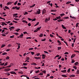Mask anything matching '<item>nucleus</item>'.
<instances>
[{
    "label": "nucleus",
    "mask_w": 79,
    "mask_h": 79,
    "mask_svg": "<svg viewBox=\"0 0 79 79\" xmlns=\"http://www.w3.org/2000/svg\"><path fill=\"white\" fill-rule=\"evenodd\" d=\"M71 69L69 68L67 70V72L68 73H69L70 72V70Z\"/></svg>",
    "instance_id": "nucleus-33"
},
{
    "label": "nucleus",
    "mask_w": 79,
    "mask_h": 79,
    "mask_svg": "<svg viewBox=\"0 0 79 79\" xmlns=\"http://www.w3.org/2000/svg\"><path fill=\"white\" fill-rule=\"evenodd\" d=\"M10 70H11V69L8 68L7 69H5L4 71H6V72H7L8 71H10Z\"/></svg>",
    "instance_id": "nucleus-4"
},
{
    "label": "nucleus",
    "mask_w": 79,
    "mask_h": 79,
    "mask_svg": "<svg viewBox=\"0 0 79 79\" xmlns=\"http://www.w3.org/2000/svg\"><path fill=\"white\" fill-rule=\"evenodd\" d=\"M40 13V9H38V11L37 10V11L36 13H35V14H36V15H37L38 14V15H39Z\"/></svg>",
    "instance_id": "nucleus-2"
},
{
    "label": "nucleus",
    "mask_w": 79,
    "mask_h": 79,
    "mask_svg": "<svg viewBox=\"0 0 79 79\" xmlns=\"http://www.w3.org/2000/svg\"><path fill=\"white\" fill-rule=\"evenodd\" d=\"M35 58L36 59V60H39V59H40V57H39V58H37V57H35Z\"/></svg>",
    "instance_id": "nucleus-16"
},
{
    "label": "nucleus",
    "mask_w": 79,
    "mask_h": 79,
    "mask_svg": "<svg viewBox=\"0 0 79 79\" xmlns=\"http://www.w3.org/2000/svg\"><path fill=\"white\" fill-rule=\"evenodd\" d=\"M61 71V72H62V73H65L66 72V70H64Z\"/></svg>",
    "instance_id": "nucleus-11"
},
{
    "label": "nucleus",
    "mask_w": 79,
    "mask_h": 79,
    "mask_svg": "<svg viewBox=\"0 0 79 79\" xmlns=\"http://www.w3.org/2000/svg\"><path fill=\"white\" fill-rule=\"evenodd\" d=\"M10 73L12 74H16V73L14 71L11 72Z\"/></svg>",
    "instance_id": "nucleus-6"
},
{
    "label": "nucleus",
    "mask_w": 79,
    "mask_h": 79,
    "mask_svg": "<svg viewBox=\"0 0 79 79\" xmlns=\"http://www.w3.org/2000/svg\"><path fill=\"white\" fill-rule=\"evenodd\" d=\"M17 3H18V1H17L14 3V5H16L17 4Z\"/></svg>",
    "instance_id": "nucleus-34"
},
{
    "label": "nucleus",
    "mask_w": 79,
    "mask_h": 79,
    "mask_svg": "<svg viewBox=\"0 0 79 79\" xmlns=\"http://www.w3.org/2000/svg\"><path fill=\"white\" fill-rule=\"evenodd\" d=\"M22 68H24L25 69H27V67H25V66H24L23 67H22Z\"/></svg>",
    "instance_id": "nucleus-27"
},
{
    "label": "nucleus",
    "mask_w": 79,
    "mask_h": 79,
    "mask_svg": "<svg viewBox=\"0 0 79 79\" xmlns=\"http://www.w3.org/2000/svg\"><path fill=\"white\" fill-rule=\"evenodd\" d=\"M78 64H79V62H77L75 63L74 64L75 65H77Z\"/></svg>",
    "instance_id": "nucleus-20"
},
{
    "label": "nucleus",
    "mask_w": 79,
    "mask_h": 79,
    "mask_svg": "<svg viewBox=\"0 0 79 79\" xmlns=\"http://www.w3.org/2000/svg\"><path fill=\"white\" fill-rule=\"evenodd\" d=\"M6 60H9V59H10V57L8 56H7L6 58Z\"/></svg>",
    "instance_id": "nucleus-35"
},
{
    "label": "nucleus",
    "mask_w": 79,
    "mask_h": 79,
    "mask_svg": "<svg viewBox=\"0 0 79 79\" xmlns=\"http://www.w3.org/2000/svg\"><path fill=\"white\" fill-rule=\"evenodd\" d=\"M35 4H34L33 5L30 6V8H32V7H34V6H35Z\"/></svg>",
    "instance_id": "nucleus-28"
},
{
    "label": "nucleus",
    "mask_w": 79,
    "mask_h": 79,
    "mask_svg": "<svg viewBox=\"0 0 79 79\" xmlns=\"http://www.w3.org/2000/svg\"><path fill=\"white\" fill-rule=\"evenodd\" d=\"M8 64V62H6L4 64V66H7V64Z\"/></svg>",
    "instance_id": "nucleus-52"
},
{
    "label": "nucleus",
    "mask_w": 79,
    "mask_h": 79,
    "mask_svg": "<svg viewBox=\"0 0 79 79\" xmlns=\"http://www.w3.org/2000/svg\"><path fill=\"white\" fill-rule=\"evenodd\" d=\"M19 6V5H21V3L19 2L17 4Z\"/></svg>",
    "instance_id": "nucleus-63"
},
{
    "label": "nucleus",
    "mask_w": 79,
    "mask_h": 79,
    "mask_svg": "<svg viewBox=\"0 0 79 79\" xmlns=\"http://www.w3.org/2000/svg\"><path fill=\"white\" fill-rule=\"evenodd\" d=\"M69 76L70 77H75V76L74 75H70Z\"/></svg>",
    "instance_id": "nucleus-14"
},
{
    "label": "nucleus",
    "mask_w": 79,
    "mask_h": 79,
    "mask_svg": "<svg viewBox=\"0 0 79 79\" xmlns=\"http://www.w3.org/2000/svg\"><path fill=\"white\" fill-rule=\"evenodd\" d=\"M50 17H49L48 18V19L47 18L45 20V23H47V21H50Z\"/></svg>",
    "instance_id": "nucleus-3"
},
{
    "label": "nucleus",
    "mask_w": 79,
    "mask_h": 79,
    "mask_svg": "<svg viewBox=\"0 0 79 79\" xmlns=\"http://www.w3.org/2000/svg\"><path fill=\"white\" fill-rule=\"evenodd\" d=\"M28 19L29 20V21H31V20H32V19H31L30 18H28Z\"/></svg>",
    "instance_id": "nucleus-58"
},
{
    "label": "nucleus",
    "mask_w": 79,
    "mask_h": 79,
    "mask_svg": "<svg viewBox=\"0 0 79 79\" xmlns=\"http://www.w3.org/2000/svg\"><path fill=\"white\" fill-rule=\"evenodd\" d=\"M42 58L43 59H45V55L44 54H42Z\"/></svg>",
    "instance_id": "nucleus-8"
},
{
    "label": "nucleus",
    "mask_w": 79,
    "mask_h": 79,
    "mask_svg": "<svg viewBox=\"0 0 79 79\" xmlns=\"http://www.w3.org/2000/svg\"><path fill=\"white\" fill-rule=\"evenodd\" d=\"M31 53L32 55H33L34 54V52H31Z\"/></svg>",
    "instance_id": "nucleus-64"
},
{
    "label": "nucleus",
    "mask_w": 79,
    "mask_h": 79,
    "mask_svg": "<svg viewBox=\"0 0 79 79\" xmlns=\"http://www.w3.org/2000/svg\"><path fill=\"white\" fill-rule=\"evenodd\" d=\"M5 64V63H1L0 64L1 66H3V65H4Z\"/></svg>",
    "instance_id": "nucleus-55"
},
{
    "label": "nucleus",
    "mask_w": 79,
    "mask_h": 79,
    "mask_svg": "<svg viewBox=\"0 0 79 79\" xmlns=\"http://www.w3.org/2000/svg\"><path fill=\"white\" fill-rule=\"evenodd\" d=\"M57 48L58 49V50H61V47H58Z\"/></svg>",
    "instance_id": "nucleus-38"
},
{
    "label": "nucleus",
    "mask_w": 79,
    "mask_h": 79,
    "mask_svg": "<svg viewBox=\"0 0 79 79\" xmlns=\"http://www.w3.org/2000/svg\"><path fill=\"white\" fill-rule=\"evenodd\" d=\"M5 8H6V9H7V10H9L10 9V8H9V7H8L7 6H5Z\"/></svg>",
    "instance_id": "nucleus-22"
},
{
    "label": "nucleus",
    "mask_w": 79,
    "mask_h": 79,
    "mask_svg": "<svg viewBox=\"0 0 79 79\" xmlns=\"http://www.w3.org/2000/svg\"><path fill=\"white\" fill-rule=\"evenodd\" d=\"M56 18H57V19H61V17H60V16L57 17H56Z\"/></svg>",
    "instance_id": "nucleus-21"
},
{
    "label": "nucleus",
    "mask_w": 79,
    "mask_h": 79,
    "mask_svg": "<svg viewBox=\"0 0 79 79\" xmlns=\"http://www.w3.org/2000/svg\"><path fill=\"white\" fill-rule=\"evenodd\" d=\"M19 36L20 37V38H22V37H23V34L22 33V34L20 35Z\"/></svg>",
    "instance_id": "nucleus-13"
},
{
    "label": "nucleus",
    "mask_w": 79,
    "mask_h": 79,
    "mask_svg": "<svg viewBox=\"0 0 79 79\" xmlns=\"http://www.w3.org/2000/svg\"><path fill=\"white\" fill-rule=\"evenodd\" d=\"M46 40V39H45V38L41 40V41H45Z\"/></svg>",
    "instance_id": "nucleus-42"
},
{
    "label": "nucleus",
    "mask_w": 79,
    "mask_h": 79,
    "mask_svg": "<svg viewBox=\"0 0 79 79\" xmlns=\"http://www.w3.org/2000/svg\"><path fill=\"white\" fill-rule=\"evenodd\" d=\"M42 73H44V74H45L46 73V70H44L43 71H42Z\"/></svg>",
    "instance_id": "nucleus-43"
},
{
    "label": "nucleus",
    "mask_w": 79,
    "mask_h": 79,
    "mask_svg": "<svg viewBox=\"0 0 79 79\" xmlns=\"http://www.w3.org/2000/svg\"><path fill=\"white\" fill-rule=\"evenodd\" d=\"M61 76H62V77H67V76L65 75H62Z\"/></svg>",
    "instance_id": "nucleus-31"
},
{
    "label": "nucleus",
    "mask_w": 79,
    "mask_h": 79,
    "mask_svg": "<svg viewBox=\"0 0 79 79\" xmlns=\"http://www.w3.org/2000/svg\"><path fill=\"white\" fill-rule=\"evenodd\" d=\"M5 47V44L2 45L1 47V48H3V47Z\"/></svg>",
    "instance_id": "nucleus-36"
},
{
    "label": "nucleus",
    "mask_w": 79,
    "mask_h": 79,
    "mask_svg": "<svg viewBox=\"0 0 79 79\" xmlns=\"http://www.w3.org/2000/svg\"><path fill=\"white\" fill-rule=\"evenodd\" d=\"M78 24H79V23H77L76 24V27H77L78 26Z\"/></svg>",
    "instance_id": "nucleus-60"
},
{
    "label": "nucleus",
    "mask_w": 79,
    "mask_h": 79,
    "mask_svg": "<svg viewBox=\"0 0 79 79\" xmlns=\"http://www.w3.org/2000/svg\"><path fill=\"white\" fill-rule=\"evenodd\" d=\"M39 22H38L36 23V24L34 25V26H37V25H39Z\"/></svg>",
    "instance_id": "nucleus-23"
},
{
    "label": "nucleus",
    "mask_w": 79,
    "mask_h": 79,
    "mask_svg": "<svg viewBox=\"0 0 79 79\" xmlns=\"http://www.w3.org/2000/svg\"><path fill=\"white\" fill-rule=\"evenodd\" d=\"M12 3H13V2H8L7 3V5H11Z\"/></svg>",
    "instance_id": "nucleus-9"
},
{
    "label": "nucleus",
    "mask_w": 79,
    "mask_h": 79,
    "mask_svg": "<svg viewBox=\"0 0 79 79\" xmlns=\"http://www.w3.org/2000/svg\"><path fill=\"white\" fill-rule=\"evenodd\" d=\"M57 21L58 22H61L63 21V19L58 20Z\"/></svg>",
    "instance_id": "nucleus-17"
},
{
    "label": "nucleus",
    "mask_w": 79,
    "mask_h": 79,
    "mask_svg": "<svg viewBox=\"0 0 79 79\" xmlns=\"http://www.w3.org/2000/svg\"><path fill=\"white\" fill-rule=\"evenodd\" d=\"M76 56V54H73L71 56V59H73V58H74V56Z\"/></svg>",
    "instance_id": "nucleus-7"
},
{
    "label": "nucleus",
    "mask_w": 79,
    "mask_h": 79,
    "mask_svg": "<svg viewBox=\"0 0 79 79\" xmlns=\"http://www.w3.org/2000/svg\"><path fill=\"white\" fill-rule=\"evenodd\" d=\"M73 68H74V69H77V67L76 66H73Z\"/></svg>",
    "instance_id": "nucleus-29"
},
{
    "label": "nucleus",
    "mask_w": 79,
    "mask_h": 79,
    "mask_svg": "<svg viewBox=\"0 0 79 79\" xmlns=\"http://www.w3.org/2000/svg\"><path fill=\"white\" fill-rule=\"evenodd\" d=\"M45 13H46V10L44 9L42 10V14L43 15V14H44Z\"/></svg>",
    "instance_id": "nucleus-5"
},
{
    "label": "nucleus",
    "mask_w": 79,
    "mask_h": 79,
    "mask_svg": "<svg viewBox=\"0 0 79 79\" xmlns=\"http://www.w3.org/2000/svg\"><path fill=\"white\" fill-rule=\"evenodd\" d=\"M75 62V60L74 59H72V63H74Z\"/></svg>",
    "instance_id": "nucleus-19"
},
{
    "label": "nucleus",
    "mask_w": 79,
    "mask_h": 79,
    "mask_svg": "<svg viewBox=\"0 0 79 79\" xmlns=\"http://www.w3.org/2000/svg\"><path fill=\"white\" fill-rule=\"evenodd\" d=\"M51 11L52 12H56V10H51Z\"/></svg>",
    "instance_id": "nucleus-15"
},
{
    "label": "nucleus",
    "mask_w": 79,
    "mask_h": 79,
    "mask_svg": "<svg viewBox=\"0 0 79 79\" xmlns=\"http://www.w3.org/2000/svg\"><path fill=\"white\" fill-rule=\"evenodd\" d=\"M19 30H20V29H17L15 31H17V32H18V31H19Z\"/></svg>",
    "instance_id": "nucleus-56"
},
{
    "label": "nucleus",
    "mask_w": 79,
    "mask_h": 79,
    "mask_svg": "<svg viewBox=\"0 0 79 79\" xmlns=\"http://www.w3.org/2000/svg\"><path fill=\"white\" fill-rule=\"evenodd\" d=\"M12 22H14V23H18V22H17L16 21H15L14 20H13L12 21Z\"/></svg>",
    "instance_id": "nucleus-57"
},
{
    "label": "nucleus",
    "mask_w": 79,
    "mask_h": 79,
    "mask_svg": "<svg viewBox=\"0 0 79 79\" xmlns=\"http://www.w3.org/2000/svg\"><path fill=\"white\" fill-rule=\"evenodd\" d=\"M14 35H13L12 36H10V38H14Z\"/></svg>",
    "instance_id": "nucleus-62"
},
{
    "label": "nucleus",
    "mask_w": 79,
    "mask_h": 79,
    "mask_svg": "<svg viewBox=\"0 0 79 79\" xmlns=\"http://www.w3.org/2000/svg\"><path fill=\"white\" fill-rule=\"evenodd\" d=\"M17 15H18V14H13V16L15 17L16 16H17Z\"/></svg>",
    "instance_id": "nucleus-18"
},
{
    "label": "nucleus",
    "mask_w": 79,
    "mask_h": 79,
    "mask_svg": "<svg viewBox=\"0 0 79 79\" xmlns=\"http://www.w3.org/2000/svg\"><path fill=\"white\" fill-rule=\"evenodd\" d=\"M35 20H36V19L35 18L33 19H32L31 21H35Z\"/></svg>",
    "instance_id": "nucleus-50"
},
{
    "label": "nucleus",
    "mask_w": 79,
    "mask_h": 79,
    "mask_svg": "<svg viewBox=\"0 0 79 79\" xmlns=\"http://www.w3.org/2000/svg\"><path fill=\"white\" fill-rule=\"evenodd\" d=\"M71 3V2L69 1L66 3V4H69V3Z\"/></svg>",
    "instance_id": "nucleus-41"
},
{
    "label": "nucleus",
    "mask_w": 79,
    "mask_h": 79,
    "mask_svg": "<svg viewBox=\"0 0 79 79\" xmlns=\"http://www.w3.org/2000/svg\"><path fill=\"white\" fill-rule=\"evenodd\" d=\"M38 31V30L37 29H36L34 31V32H37Z\"/></svg>",
    "instance_id": "nucleus-45"
},
{
    "label": "nucleus",
    "mask_w": 79,
    "mask_h": 79,
    "mask_svg": "<svg viewBox=\"0 0 79 79\" xmlns=\"http://www.w3.org/2000/svg\"><path fill=\"white\" fill-rule=\"evenodd\" d=\"M44 53H47V54H48V52L46 51H44Z\"/></svg>",
    "instance_id": "nucleus-59"
},
{
    "label": "nucleus",
    "mask_w": 79,
    "mask_h": 79,
    "mask_svg": "<svg viewBox=\"0 0 79 79\" xmlns=\"http://www.w3.org/2000/svg\"><path fill=\"white\" fill-rule=\"evenodd\" d=\"M34 49V48H29V50H33Z\"/></svg>",
    "instance_id": "nucleus-44"
},
{
    "label": "nucleus",
    "mask_w": 79,
    "mask_h": 79,
    "mask_svg": "<svg viewBox=\"0 0 79 79\" xmlns=\"http://www.w3.org/2000/svg\"><path fill=\"white\" fill-rule=\"evenodd\" d=\"M14 34H15V35H19V33L17 32L15 33Z\"/></svg>",
    "instance_id": "nucleus-40"
},
{
    "label": "nucleus",
    "mask_w": 79,
    "mask_h": 79,
    "mask_svg": "<svg viewBox=\"0 0 79 79\" xmlns=\"http://www.w3.org/2000/svg\"><path fill=\"white\" fill-rule=\"evenodd\" d=\"M39 70H38L35 71V73H36V74H37V73H39Z\"/></svg>",
    "instance_id": "nucleus-53"
},
{
    "label": "nucleus",
    "mask_w": 79,
    "mask_h": 79,
    "mask_svg": "<svg viewBox=\"0 0 79 79\" xmlns=\"http://www.w3.org/2000/svg\"><path fill=\"white\" fill-rule=\"evenodd\" d=\"M42 27H38L37 28V29L38 30H38H40V29H41V28Z\"/></svg>",
    "instance_id": "nucleus-32"
},
{
    "label": "nucleus",
    "mask_w": 79,
    "mask_h": 79,
    "mask_svg": "<svg viewBox=\"0 0 79 79\" xmlns=\"http://www.w3.org/2000/svg\"><path fill=\"white\" fill-rule=\"evenodd\" d=\"M28 26H31V23H29L28 24Z\"/></svg>",
    "instance_id": "nucleus-61"
},
{
    "label": "nucleus",
    "mask_w": 79,
    "mask_h": 79,
    "mask_svg": "<svg viewBox=\"0 0 79 79\" xmlns=\"http://www.w3.org/2000/svg\"><path fill=\"white\" fill-rule=\"evenodd\" d=\"M64 19H68L69 18V17H66L63 18Z\"/></svg>",
    "instance_id": "nucleus-30"
},
{
    "label": "nucleus",
    "mask_w": 79,
    "mask_h": 79,
    "mask_svg": "<svg viewBox=\"0 0 79 79\" xmlns=\"http://www.w3.org/2000/svg\"><path fill=\"white\" fill-rule=\"evenodd\" d=\"M43 36V34L41 33V34L40 35V37H42V36Z\"/></svg>",
    "instance_id": "nucleus-48"
},
{
    "label": "nucleus",
    "mask_w": 79,
    "mask_h": 79,
    "mask_svg": "<svg viewBox=\"0 0 79 79\" xmlns=\"http://www.w3.org/2000/svg\"><path fill=\"white\" fill-rule=\"evenodd\" d=\"M20 8V7H18V6H16L15 7H13L12 8V9L13 10H19V9Z\"/></svg>",
    "instance_id": "nucleus-1"
},
{
    "label": "nucleus",
    "mask_w": 79,
    "mask_h": 79,
    "mask_svg": "<svg viewBox=\"0 0 79 79\" xmlns=\"http://www.w3.org/2000/svg\"><path fill=\"white\" fill-rule=\"evenodd\" d=\"M64 55H68L69 53L68 52H66L64 53Z\"/></svg>",
    "instance_id": "nucleus-47"
},
{
    "label": "nucleus",
    "mask_w": 79,
    "mask_h": 79,
    "mask_svg": "<svg viewBox=\"0 0 79 79\" xmlns=\"http://www.w3.org/2000/svg\"><path fill=\"white\" fill-rule=\"evenodd\" d=\"M31 65H35V66H36L37 65V64L35 63H32L31 64Z\"/></svg>",
    "instance_id": "nucleus-10"
},
{
    "label": "nucleus",
    "mask_w": 79,
    "mask_h": 79,
    "mask_svg": "<svg viewBox=\"0 0 79 79\" xmlns=\"http://www.w3.org/2000/svg\"><path fill=\"white\" fill-rule=\"evenodd\" d=\"M65 14H64L62 13L60 14V16L61 17H62L63 16H64Z\"/></svg>",
    "instance_id": "nucleus-25"
},
{
    "label": "nucleus",
    "mask_w": 79,
    "mask_h": 79,
    "mask_svg": "<svg viewBox=\"0 0 79 79\" xmlns=\"http://www.w3.org/2000/svg\"><path fill=\"white\" fill-rule=\"evenodd\" d=\"M76 74H79V70H77L76 72Z\"/></svg>",
    "instance_id": "nucleus-24"
},
{
    "label": "nucleus",
    "mask_w": 79,
    "mask_h": 79,
    "mask_svg": "<svg viewBox=\"0 0 79 79\" xmlns=\"http://www.w3.org/2000/svg\"><path fill=\"white\" fill-rule=\"evenodd\" d=\"M61 56H60L59 58H58L57 60H60V59H61Z\"/></svg>",
    "instance_id": "nucleus-54"
},
{
    "label": "nucleus",
    "mask_w": 79,
    "mask_h": 79,
    "mask_svg": "<svg viewBox=\"0 0 79 79\" xmlns=\"http://www.w3.org/2000/svg\"><path fill=\"white\" fill-rule=\"evenodd\" d=\"M50 36L51 37H53V35H52V34H50Z\"/></svg>",
    "instance_id": "nucleus-51"
},
{
    "label": "nucleus",
    "mask_w": 79,
    "mask_h": 79,
    "mask_svg": "<svg viewBox=\"0 0 79 79\" xmlns=\"http://www.w3.org/2000/svg\"><path fill=\"white\" fill-rule=\"evenodd\" d=\"M27 12L25 11V13L24 14V15H27Z\"/></svg>",
    "instance_id": "nucleus-39"
},
{
    "label": "nucleus",
    "mask_w": 79,
    "mask_h": 79,
    "mask_svg": "<svg viewBox=\"0 0 79 79\" xmlns=\"http://www.w3.org/2000/svg\"><path fill=\"white\" fill-rule=\"evenodd\" d=\"M23 66H26L27 65V63H23Z\"/></svg>",
    "instance_id": "nucleus-26"
},
{
    "label": "nucleus",
    "mask_w": 79,
    "mask_h": 79,
    "mask_svg": "<svg viewBox=\"0 0 79 79\" xmlns=\"http://www.w3.org/2000/svg\"><path fill=\"white\" fill-rule=\"evenodd\" d=\"M62 28L64 29H66V27H64L63 25H62Z\"/></svg>",
    "instance_id": "nucleus-12"
},
{
    "label": "nucleus",
    "mask_w": 79,
    "mask_h": 79,
    "mask_svg": "<svg viewBox=\"0 0 79 79\" xmlns=\"http://www.w3.org/2000/svg\"><path fill=\"white\" fill-rule=\"evenodd\" d=\"M6 54H7V53L5 52L2 53V55H6Z\"/></svg>",
    "instance_id": "nucleus-37"
},
{
    "label": "nucleus",
    "mask_w": 79,
    "mask_h": 79,
    "mask_svg": "<svg viewBox=\"0 0 79 79\" xmlns=\"http://www.w3.org/2000/svg\"><path fill=\"white\" fill-rule=\"evenodd\" d=\"M1 25H2V26H4V25H5V22L2 23Z\"/></svg>",
    "instance_id": "nucleus-49"
},
{
    "label": "nucleus",
    "mask_w": 79,
    "mask_h": 79,
    "mask_svg": "<svg viewBox=\"0 0 79 79\" xmlns=\"http://www.w3.org/2000/svg\"><path fill=\"white\" fill-rule=\"evenodd\" d=\"M35 69H40V67H35Z\"/></svg>",
    "instance_id": "nucleus-46"
}]
</instances>
